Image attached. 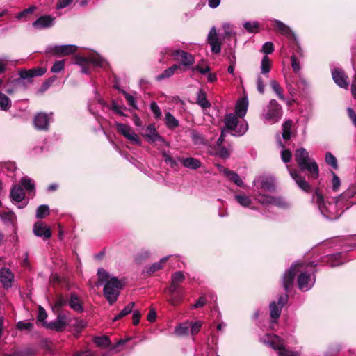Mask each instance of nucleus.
I'll return each mask as SVG.
<instances>
[{
	"instance_id": "obj_60",
	"label": "nucleus",
	"mask_w": 356,
	"mask_h": 356,
	"mask_svg": "<svg viewBox=\"0 0 356 356\" xmlns=\"http://www.w3.org/2000/svg\"><path fill=\"white\" fill-rule=\"evenodd\" d=\"M286 83L288 90L291 95L296 92V89L294 86L295 78L293 76L286 77Z\"/></svg>"
},
{
	"instance_id": "obj_58",
	"label": "nucleus",
	"mask_w": 356,
	"mask_h": 356,
	"mask_svg": "<svg viewBox=\"0 0 356 356\" xmlns=\"http://www.w3.org/2000/svg\"><path fill=\"white\" fill-rule=\"evenodd\" d=\"M47 318V314L45 309L42 307L39 306L38 313V316H37L38 321L40 322H42V325L44 326V323H47L45 321Z\"/></svg>"
},
{
	"instance_id": "obj_36",
	"label": "nucleus",
	"mask_w": 356,
	"mask_h": 356,
	"mask_svg": "<svg viewBox=\"0 0 356 356\" xmlns=\"http://www.w3.org/2000/svg\"><path fill=\"white\" fill-rule=\"evenodd\" d=\"M197 104L202 108H207L211 106L210 102L207 100L206 92L200 89L197 93Z\"/></svg>"
},
{
	"instance_id": "obj_26",
	"label": "nucleus",
	"mask_w": 356,
	"mask_h": 356,
	"mask_svg": "<svg viewBox=\"0 0 356 356\" xmlns=\"http://www.w3.org/2000/svg\"><path fill=\"white\" fill-rule=\"evenodd\" d=\"M248 99L247 97H242L236 102L235 106V115L239 118H243L248 110Z\"/></svg>"
},
{
	"instance_id": "obj_37",
	"label": "nucleus",
	"mask_w": 356,
	"mask_h": 356,
	"mask_svg": "<svg viewBox=\"0 0 356 356\" xmlns=\"http://www.w3.org/2000/svg\"><path fill=\"white\" fill-rule=\"evenodd\" d=\"M222 29L224 31V38L229 39L233 38L234 42V45L236 44V33L234 31V29L232 25L229 23H225L222 25Z\"/></svg>"
},
{
	"instance_id": "obj_46",
	"label": "nucleus",
	"mask_w": 356,
	"mask_h": 356,
	"mask_svg": "<svg viewBox=\"0 0 356 356\" xmlns=\"http://www.w3.org/2000/svg\"><path fill=\"white\" fill-rule=\"evenodd\" d=\"M292 127V121L287 120L282 124V138L285 140L291 138V128Z\"/></svg>"
},
{
	"instance_id": "obj_59",
	"label": "nucleus",
	"mask_w": 356,
	"mask_h": 356,
	"mask_svg": "<svg viewBox=\"0 0 356 356\" xmlns=\"http://www.w3.org/2000/svg\"><path fill=\"white\" fill-rule=\"evenodd\" d=\"M185 280L184 273L181 271L174 273L171 276V281L175 283H181Z\"/></svg>"
},
{
	"instance_id": "obj_7",
	"label": "nucleus",
	"mask_w": 356,
	"mask_h": 356,
	"mask_svg": "<svg viewBox=\"0 0 356 356\" xmlns=\"http://www.w3.org/2000/svg\"><path fill=\"white\" fill-rule=\"evenodd\" d=\"M261 341L277 351V356H298L299 352L286 348L284 341L274 334H267L261 338Z\"/></svg>"
},
{
	"instance_id": "obj_23",
	"label": "nucleus",
	"mask_w": 356,
	"mask_h": 356,
	"mask_svg": "<svg viewBox=\"0 0 356 356\" xmlns=\"http://www.w3.org/2000/svg\"><path fill=\"white\" fill-rule=\"evenodd\" d=\"M50 117L44 113H38L34 118V125L37 129L46 130L48 129Z\"/></svg>"
},
{
	"instance_id": "obj_21",
	"label": "nucleus",
	"mask_w": 356,
	"mask_h": 356,
	"mask_svg": "<svg viewBox=\"0 0 356 356\" xmlns=\"http://www.w3.org/2000/svg\"><path fill=\"white\" fill-rule=\"evenodd\" d=\"M288 170L292 179L295 181L296 184L304 191H308L310 189V185L309 183L302 177L297 170L291 169L289 166H287Z\"/></svg>"
},
{
	"instance_id": "obj_9",
	"label": "nucleus",
	"mask_w": 356,
	"mask_h": 356,
	"mask_svg": "<svg viewBox=\"0 0 356 356\" xmlns=\"http://www.w3.org/2000/svg\"><path fill=\"white\" fill-rule=\"evenodd\" d=\"M282 116L281 106L275 99H271L262 111L261 118L270 124L277 122Z\"/></svg>"
},
{
	"instance_id": "obj_8",
	"label": "nucleus",
	"mask_w": 356,
	"mask_h": 356,
	"mask_svg": "<svg viewBox=\"0 0 356 356\" xmlns=\"http://www.w3.org/2000/svg\"><path fill=\"white\" fill-rule=\"evenodd\" d=\"M238 118L234 113H228L225 118V125L227 130L232 131L234 136H241L244 135L248 129L247 122L238 120Z\"/></svg>"
},
{
	"instance_id": "obj_64",
	"label": "nucleus",
	"mask_w": 356,
	"mask_h": 356,
	"mask_svg": "<svg viewBox=\"0 0 356 356\" xmlns=\"http://www.w3.org/2000/svg\"><path fill=\"white\" fill-rule=\"evenodd\" d=\"M292 154L289 149H283L281 152V158L284 163H287L291 159Z\"/></svg>"
},
{
	"instance_id": "obj_5",
	"label": "nucleus",
	"mask_w": 356,
	"mask_h": 356,
	"mask_svg": "<svg viewBox=\"0 0 356 356\" xmlns=\"http://www.w3.org/2000/svg\"><path fill=\"white\" fill-rule=\"evenodd\" d=\"M73 62L81 67V73L85 74L90 73L92 66L103 67L106 65V61L95 51L87 55L78 54L74 56Z\"/></svg>"
},
{
	"instance_id": "obj_63",
	"label": "nucleus",
	"mask_w": 356,
	"mask_h": 356,
	"mask_svg": "<svg viewBox=\"0 0 356 356\" xmlns=\"http://www.w3.org/2000/svg\"><path fill=\"white\" fill-rule=\"evenodd\" d=\"M332 190L334 191H337L339 188V186L341 185V181H340L339 177L334 172H332Z\"/></svg>"
},
{
	"instance_id": "obj_17",
	"label": "nucleus",
	"mask_w": 356,
	"mask_h": 356,
	"mask_svg": "<svg viewBox=\"0 0 356 356\" xmlns=\"http://www.w3.org/2000/svg\"><path fill=\"white\" fill-rule=\"evenodd\" d=\"M332 76L334 83L341 88H347L349 86L348 76L344 71L339 68H335L332 71Z\"/></svg>"
},
{
	"instance_id": "obj_2",
	"label": "nucleus",
	"mask_w": 356,
	"mask_h": 356,
	"mask_svg": "<svg viewBox=\"0 0 356 356\" xmlns=\"http://www.w3.org/2000/svg\"><path fill=\"white\" fill-rule=\"evenodd\" d=\"M255 199L262 205L268 207L274 205L280 208H287L289 204L282 197L263 193L261 190L271 192L275 189L274 180L272 177L259 176L253 181Z\"/></svg>"
},
{
	"instance_id": "obj_28",
	"label": "nucleus",
	"mask_w": 356,
	"mask_h": 356,
	"mask_svg": "<svg viewBox=\"0 0 356 356\" xmlns=\"http://www.w3.org/2000/svg\"><path fill=\"white\" fill-rule=\"evenodd\" d=\"M68 305L70 307L78 313H82L83 312V307L79 296L75 293L70 294Z\"/></svg>"
},
{
	"instance_id": "obj_44",
	"label": "nucleus",
	"mask_w": 356,
	"mask_h": 356,
	"mask_svg": "<svg viewBox=\"0 0 356 356\" xmlns=\"http://www.w3.org/2000/svg\"><path fill=\"white\" fill-rule=\"evenodd\" d=\"M227 175L226 177L229 179L232 182H234L238 186L243 187L244 183L240 176L236 173L234 171L230 170L229 172H227Z\"/></svg>"
},
{
	"instance_id": "obj_1",
	"label": "nucleus",
	"mask_w": 356,
	"mask_h": 356,
	"mask_svg": "<svg viewBox=\"0 0 356 356\" xmlns=\"http://www.w3.org/2000/svg\"><path fill=\"white\" fill-rule=\"evenodd\" d=\"M316 264L314 261L308 263L305 266L303 263L296 262L287 270L282 278V283L286 291L290 290L293 284L295 275L298 270L302 269L298 277V287L302 291L310 290L314 285L316 281L315 267Z\"/></svg>"
},
{
	"instance_id": "obj_51",
	"label": "nucleus",
	"mask_w": 356,
	"mask_h": 356,
	"mask_svg": "<svg viewBox=\"0 0 356 356\" xmlns=\"http://www.w3.org/2000/svg\"><path fill=\"white\" fill-rule=\"evenodd\" d=\"M325 162L334 169L338 168L336 157L330 152H327L325 154Z\"/></svg>"
},
{
	"instance_id": "obj_43",
	"label": "nucleus",
	"mask_w": 356,
	"mask_h": 356,
	"mask_svg": "<svg viewBox=\"0 0 356 356\" xmlns=\"http://www.w3.org/2000/svg\"><path fill=\"white\" fill-rule=\"evenodd\" d=\"M21 184L28 192L32 193L35 190V184L31 179L28 177H23L21 179Z\"/></svg>"
},
{
	"instance_id": "obj_12",
	"label": "nucleus",
	"mask_w": 356,
	"mask_h": 356,
	"mask_svg": "<svg viewBox=\"0 0 356 356\" xmlns=\"http://www.w3.org/2000/svg\"><path fill=\"white\" fill-rule=\"evenodd\" d=\"M289 296L287 294L281 295L277 302L273 301L270 305V316L273 322L275 323L279 318L282 307L288 302Z\"/></svg>"
},
{
	"instance_id": "obj_4",
	"label": "nucleus",
	"mask_w": 356,
	"mask_h": 356,
	"mask_svg": "<svg viewBox=\"0 0 356 356\" xmlns=\"http://www.w3.org/2000/svg\"><path fill=\"white\" fill-rule=\"evenodd\" d=\"M312 202L317 205L321 213L326 219H337L342 213L338 207L339 200L325 201L318 189L313 193Z\"/></svg>"
},
{
	"instance_id": "obj_33",
	"label": "nucleus",
	"mask_w": 356,
	"mask_h": 356,
	"mask_svg": "<svg viewBox=\"0 0 356 356\" xmlns=\"http://www.w3.org/2000/svg\"><path fill=\"white\" fill-rule=\"evenodd\" d=\"M341 254L336 253L324 258V262H325L330 267H336L343 264L341 260Z\"/></svg>"
},
{
	"instance_id": "obj_13",
	"label": "nucleus",
	"mask_w": 356,
	"mask_h": 356,
	"mask_svg": "<svg viewBox=\"0 0 356 356\" xmlns=\"http://www.w3.org/2000/svg\"><path fill=\"white\" fill-rule=\"evenodd\" d=\"M13 202H14L19 209L24 208L28 204V200L25 199V193L21 186L15 185L10 193Z\"/></svg>"
},
{
	"instance_id": "obj_31",
	"label": "nucleus",
	"mask_w": 356,
	"mask_h": 356,
	"mask_svg": "<svg viewBox=\"0 0 356 356\" xmlns=\"http://www.w3.org/2000/svg\"><path fill=\"white\" fill-rule=\"evenodd\" d=\"M95 98L97 99V101L98 102V103L102 106V107H107L111 110H113L115 113H116L117 114L120 115H122V116H124V113L122 112V107L120 106L115 101L113 100L112 101V104H111V106H110L109 105L107 104V103L103 100L100 96L97 94L96 96H95Z\"/></svg>"
},
{
	"instance_id": "obj_19",
	"label": "nucleus",
	"mask_w": 356,
	"mask_h": 356,
	"mask_svg": "<svg viewBox=\"0 0 356 356\" xmlns=\"http://www.w3.org/2000/svg\"><path fill=\"white\" fill-rule=\"evenodd\" d=\"M14 279L15 275L9 268H2L0 269V282L4 289L11 288Z\"/></svg>"
},
{
	"instance_id": "obj_22",
	"label": "nucleus",
	"mask_w": 356,
	"mask_h": 356,
	"mask_svg": "<svg viewBox=\"0 0 356 356\" xmlns=\"http://www.w3.org/2000/svg\"><path fill=\"white\" fill-rule=\"evenodd\" d=\"M54 18L50 15H43L33 22L32 26L38 30L47 29L54 25Z\"/></svg>"
},
{
	"instance_id": "obj_27",
	"label": "nucleus",
	"mask_w": 356,
	"mask_h": 356,
	"mask_svg": "<svg viewBox=\"0 0 356 356\" xmlns=\"http://www.w3.org/2000/svg\"><path fill=\"white\" fill-rule=\"evenodd\" d=\"M45 72L46 70L42 67L31 69L29 70H22L19 72V76L22 79H30L35 76H42Z\"/></svg>"
},
{
	"instance_id": "obj_40",
	"label": "nucleus",
	"mask_w": 356,
	"mask_h": 356,
	"mask_svg": "<svg viewBox=\"0 0 356 356\" xmlns=\"http://www.w3.org/2000/svg\"><path fill=\"white\" fill-rule=\"evenodd\" d=\"M236 202L243 207H249L252 204V200L245 194H238L234 196Z\"/></svg>"
},
{
	"instance_id": "obj_41",
	"label": "nucleus",
	"mask_w": 356,
	"mask_h": 356,
	"mask_svg": "<svg viewBox=\"0 0 356 356\" xmlns=\"http://www.w3.org/2000/svg\"><path fill=\"white\" fill-rule=\"evenodd\" d=\"M165 119L168 128L173 129L179 126V121L170 112L165 113Z\"/></svg>"
},
{
	"instance_id": "obj_30",
	"label": "nucleus",
	"mask_w": 356,
	"mask_h": 356,
	"mask_svg": "<svg viewBox=\"0 0 356 356\" xmlns=\"http://www.w3.org/2000/svg\"><path fill=\"white\" fill-rule=\"evenodd\" d=\"M169 294V297L167 299V301L172 306H177L180 304L184 299L185 291H176V292H168Z\"/></svg>"
},
{
	"instance_id": "obj_47",
	"label": "nucleus",
	"mask_w": 356,
	"mask_h": 356,
	"mask_svg": "<svg viewBox=\"0 0 356 356\" xmlns=\"http://www.w3.org/2000/svg\"><path fill=\"white\" fill-rule=\"evenodd\" d=\"M11 106V100L3 93L0 92V108L8 111Z\"/></svg>"
},
{
	"instance_id": "obj_45",
	"label": "nucleus",
	"mask_w": 356,
	"mask_h": 356,
	"mask_svg": "<svg viewBox=\"0 0 356 356\" xmlns=\"http://www.w3.org/2000/svg\"><path fill=\"white\" fill-rule=\"evenodd\" d=\"M270 86L274 92L277 95L278 98L281 100H284V95L283 93V89L281 88L278 82L275 80L270 81Z\"/></svg>"
},
{
	"instance_id": "obj_61",
	"label": "nucleus",
	"mask_w": 356,
	"mask_h": 356,
	"mask_svg": "<svg viewBox=\"0 0 356 356\" xmlns=\"http://www.w3.org/2000/svg\"><path fill=\"white\" fill-rule=\"evenodd\" d=\"M122 93L124 95L129 105L130 106H131L133 108L136 109L138 107H137V104H136L135 98L131 95L127 93V92H125L124 90L122 91Z\"/></svg>"
},
{
	"instance_id": "obj_52",
	"label": "nucleus",
	"mask_w": 356,
	"mask_h": 356,
	"mask_svg": "<svg viewBox=\"0 0 356 356\" xmlns=\"http://www.w3.org/2000/svg\"><path fill=\"white\" fill-rule=\"evenodd\" d=\"M162 156L165 161V162L168 164H169L171 167H175L177 166V159H175L172 157H171L170 153L166 151H163L162 152Z\"/></svg>"
},
{
	"instance_id": "obj_29",
	"label": "nucleus",
	"mask_w": 356,
	"mask_h": 356,
	"mask_svg": "<svg viewBox=\"0 0 356 356\" xmlns=\"http://www.w3.org/2000/svg\"><path fill=\"white\" fill-rule=\"evenodd\" d=\"M177 159L178 161H180L185 168L189 169L196 170L201 166L200 161L193 157H177Z\"/></svg>"
},
{
	"instance_id": "obj_35",
	"label": "nucleus",
	"mask_w": 356,
	"mask_h": 356,
	"mask_svg": "<svg viewBox=\"0 0 356 356\" xmlns=\"http://www.w3.org/2000/svg\"><path fill=\"white\" fill-rule=\"evenodd\" d=\"M180 69V65L174 64L169 68L165 70L161 74L156 76V80L161 81L165 79L170 78L172 76L177 70Z\"/></svg>"
},
{
	"instance_id": "obj_55",
	"label": "nucleus",
	"mask_w": 356,
	"mask_h": 356,
	"mask_svg": "<svg viewBox=\"0 0 356 356\" xmlns=\"http://www.w3.org/2000/svg\"><path fill=\"white\" fill-rule=\"evenodd\" d=\"M35 7L34 6H31L29 8H26V9L23 10L22 11L19 12L18 14H17L16 18L19 20L25 19L26 17L28 15L31 14L35 10Z\"/></svg>"
},
{
	"instance_id": "obj_10",
	"label": "nucleus",
	"mask_w": 356,
	"mask_h": 356,
	"mask_svg": "<svg viewBox=\"0 0 356 356\" xmlns=\"http://www.w3.org/2000/svg\"><path fill=\"white\" fill-rule=\"evenodd\" d=\"M271 69V61L269 57L266 55L263 57L261 63V72L257 76V88L260 94H264L265 91V84L264 78H268V73Z\"/></svg>"
},
{
	"instance_id": "obj_62",
	"label": "nucleus",
	"mask_w": 356,
	"mask_h": 356,
	"mask_svg": "<svg viewBox=\"0 0 356 356\" xmlns=\"http://www.w3.org/2000/svg\"><path fill=\"white\" fill-rule=\"evenodd\" d=\"M73 326L77 332H81L86 326V322L83 319L76 318Z\"/></svg>"
},
{
	"instance_id": "obj_57",
	"label": "nucleus",
	"mask_w": 356,
	"mask_h": 356,
	"mask_svg": "<svg viewBox=\"0 0 356 356\" xmlns=\"http://www.w3.org/2000/svg\"><path fill=\"white\" fill-rule=\"evenodd\" d=\"M65 66V60L56 61L51 67V71L54 73L60 72Z\"/></svg>"
},
{
	"instance_id": "obj_11",
	"label": "nucleus",
	"mask_w": 356,
	"mask_h": 356,
	"mask_svg": "<svg viewBox=\"0 0 356 356\" xmlns=\"http://www.w3.org/2000/svg\"><path fill=\"white\" fill-rule=\"evenodd\" d=\"M168 52H171L172 56H174V60L180 62V65L184 67H189L195 62L193 56L189 53L186 52L184 50H172L170 48H166L165 49V54H167Z\"/></svg>"
},
{
	"instance_id": "obj_53",
	"label": "nucleus",
	"mask_w": 356,
	"mask_h": 356,
	"mask_svg": "<svg viewBox=\"0 0 356 356\" xmlns=\"http://www.w3.org/2000/svg\"><path fill=\"white\" fill-rule=\"evenodd\" d=\"M202 325V323L200 321H197L195 322H190V334L191 335H195L197 334Z\"/></svg>"
},
{
	"instance_id": "obj_20",
	"label": "nucleus",
	"mask_w": 356,
	"mask_h": 356,
	"mask_svg": "<svg viewBox=\"0 0 356 356\" xmlns=\"http://www.w3.org/2000/svg\"><path fill=\"white\" fill-rule=\"evenodd\" d=\"M33 232L36 236L42 237L44 240L48 239L51 236L50 229L40 221H38L34 224Z\"/></svg>"
},
{
	"instance_id": "obj_34",
	"label": "nucleus",
	"mask_w": 356,
	"mask_h": 356,
	"mask_svg": "<svg viewBox=\"0 0 356 356\" xmlns=\"http://www.w3.org/2000/svg\"><path fill=\"white\" fill-rule=\"evenodd\" d=\"M36 348L31 346H25L16 350L13 356H34L36 354Z\"/></svg>"
},
{
	"instance_id": "obj_25",
	"label": "nucleus",
	"mask_w": 356,
	"mask_h": 356,
	"mask_svg": "<svg viewBox=\"0 0 356 356\" xmlns=\"http://www.w3.org/2000/svg\"><path fill=\"white\" fill-rule=\"evenodd\" d=\"M44 327H45L47 329L55 330L57 332L62 331L66 327L65 317L63 316L59 315L56 321L49 323H44Z\"/></svg>"
},
{
	"instance_id": "obj_3",
	"label": "nucleus",
	"mask_w": 356,
	"mask_h": 356,
	"mask_svg": "<svg viewBox=\"0 0 356 356\" xmlns=\"http://www.w3.org/2000/svg\"><path fill=\"white\" fill-rule=\"evenodd\" d=\"M98 280L101 284H104L103 293L105 298L112 305L114 304L120 295V290L122 288L123 284L116 277L111 276L104 268H99L97 271Z\"/></svg>"
},
{
	"instance_id": "obj_15",
	"label": "nucleus",
	"mask_w": 356,
	"mask_h": 356,
	"mask_svg": "<svg viewBox=\"0 0 356 356\" xmlns=\"http://www.w3.org/2000/svg\"><path fill=\"white\" fill-rule=\"evenodd\" d=\"M116 128L119 133L132 143L140 145L141 141L138 135L133 131L131 127L127 124L116 122Z\"/></svg>"
},
{
	"instance_id": "obj_56",
	"label": "nucleus",
	"mask_w": 356,
	"mask_h": 356,
	"mask_svg": "<svg viewBox=\"0 0 356 356\" xmlns=\"http://www.w3.org/2000/svg\"><path fill=\"white\" fill-rule=\"evenodd\" d=\"M165 292H176V291H185L184 289L179 284L172 281L170 282V286L166 288Z\"/></svg>"
},
{
	"instance_id": "obj_54",
	"label": "nucleus",
	"mask_w": 356,
	"mask_h": 356,
	"mask_svg": "<svg viewBox=\"0 0 356 356\" xmlns=\"http://www.w3.org/2000/svg\"><path fill=\"white\" fill-rule=\"evenodd\" d=\"M95 343L99 346L107 347L109 346V338L106 336L96 337L94 339Z\"/></svg>"
},
{
	"instance_id": "obj_18",
	"label": "nucleus",
	"mask_w": 356,
	"mask_h": 356,
	"mask_svg": "<svg viewBox=\"0 0 356 356\" xmlns=\"http://www.w3.org/2000/svg\"><path fill=\"white\" fill-rule=\"evenodd\" d=\"M208 43L211 46V50L213 54H219L221 51V44L217 35L215 27H212L208 35Z\"/></svg>"
},
{
	"instance_id": "obj_38",
	"label": "nucleus",
	"mask_w": 356,
	"mask_h": 356,
	"mask_svg": "<svg viewBox=\"0 0 356 356\" xmlns=\"http://www.w3.org/2000/svg\"><path fill=\"white\" fill-rule=\"evenodd\" d=\"M190 322L185 321L178 325L175 330V332L177 336H185L190 333Z\"/></svg>"
},
{
	"instance_id": "obj_50",
	"label": "nucleus",
	"mask_w": 356,
	"mask_h": 356,
	"mask_svg": "<svg viewBox=\"0 0 356 356\" xmlns=\"http://www.w3.org/2000/svg\"><path fill=\"white\" fill-rule=\"evenodd\" d=\"M243 27L249 33H256L258 31L259 23L256 21L245 22L243 23Z\"/></svg>"
},
{
	"instance_id": "obj_32",
	"label": "nucleus",
	"mask_w": 356,
	"mask_h": 356,
	"mask_svg": "<svg viewBox=\"0 0 356 356\" xmlns=\"http://www.w3.org/2000/svg\"><path fill=\"white\" fill-rule=\"evenodd\" d=\"M170 256L161 258L159 261L152 264L151 265L146 266V273L151 275L156 271H158L163 268V264L168 260Z\"/></svg>"
},
{
	"instance_id": "obj_24",
	"label": "nucleus",
	"mask_w": 356,
	"mask_h": 356,
	"mask_svg": "<svg viewBox=\"0 0 356 356\" xmlns=\"http://www.w3.org/2000/svg\"><path fill=\"white\" fill-rule=\"evenodd\" d=\"M78 47L73 44L56 45L51 48V51L58 55L65 56L75 53Z\"/></svg>"
},
{
	"instance_id": "obj_49",
	"label": "nucleus",
	"mask_w": 356,
	"mask_h": 356,
	"mask_svg": "<svg viewBox=\"0 0 356 356\" xmlns=\"http://www.w3.org/2000/svg\"><path fill=\"white\" fill-rule=\"evenodd\" d=\"M191 138L195 145H203L205 143L202 135L196 130L191 131Z\"/></svg>"
},
{
	"instance_id": "obj_48",
	"label": "nucleus",
	"mask_w": 356,
	"mask_h": 356,
	"mask_svg": "<svg viewBox=\"0 0 356 356\" xmlns=\"http://www.w3.org/2000/svg\"><path fill=\"white\" fill-rule=\"evenodd\" d=\"M49 213V207L46 204L39 206L36 209L35 217L38 219L44 218Z\"/></svg>"
},
{
	"instance_id": "obj_39",
	"label": "nucleus",
	"mask_w": 356,
	"mask_h": 356,
	"mask_svg": "<svg viewBox=\"0 0 356 356\" xmlns=\"http://www.w3.org/2000/svg\"><path fill=\"white\" fill-rule=\"evenodd\" d=\"M1 217L5 223H10L12 225H15L17 222V216L13 211L3 212L1 214Z\"/></svg>"
},
{
	"instance_id": "obj_16",
	"label": "nucleus",
	"mask_w": 356,
	"mask_h": 356,
	"mask_svg": "<svg viewBox=\"0 0 356 356\" xmlns=\"http://www.w3.org/2000/svg\"><path fill=\"white\" fill-rule=\"evenodd\" d=\"M145 137L147 141L149 143H153L156 141H159L165 145L166 146L169 145V143H167L165 140V139L158 134L154 124H149L147 127L145 129Z\"/></svg>"
},
{
	"instance_id": "obj_14",
	"label": "nucleus",
	"mask_w": 356,
	"mask_h": 356,
	"mask_svg": "<svg viewBox=\"0 0 356 356\" xmlns=\"http://www.w3.org/2000/svg\"><path fill=\"white\" fill-rule=\"evenodd\" d=\"M272 23L277 31L298 46L297 37L289 26L277 19H273Z\"/></svg>"
},
{
	"instance_id": "obj_6",
	"label": "nucleus",
	"mask_w": 356,
	"mask_h": 356,
	"mask_svg": "<svg viewBox=\"0 0 356 356\" xmlns=\"http://www.w3.org/2000/svg\"><path fill=\"white\" fill-rule=\"evenodd\" d=\"M295 159L301 171H307L313 179H317L319 169L317 163L309 156V152L303 147L295 152Z\"/></svg>"
},
{
	"instance_id": "obj_42",
	"label": "nucleus",
	"mask_w": 356,
	"mask_h": 356,
	"mask_svg": "<svg viewBox=\"0 0 356 356\" xmlns=\"http://www.w3.org/2000/svg\"><path fill=\"white\" fill-rule=\"evenodd\" d=\"M134 305H135V303L134 302H130L129 304H128L127 306H125L124 308L118 315H116L113 318V322L117 321L119 319L127 316V314H130L132 312Z\"/></svg>"
}]
</instances>
